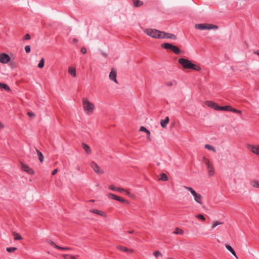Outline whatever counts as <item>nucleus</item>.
<instances>
[{
	"instance_id": "obj_1",
	"label": "nucleus",
	"mask_w": 259,
	"mask_h": 259,
	"mask_svg": "<svg viewBox=\"0 0 259 259\" xmlns=\"http://www.w3.org/2000/svg\"><path fill=\"white\" fill-rule=\"evenodd\" d=\"M144 32L148 35L154 38H161V34L163 31H161L155 29H146Z\"/></svg>"
},
{
	"instance_id": "obj_2",
	"label": "nucleus",
	"mask_w": 259,
	"mask_h": 259,
	"mask_svg": "<svg viewBox=\"0 0 259 259\" xmlns=\"http://www.w3.org/2000/svg\"><path fill=\"white\" fill-rule=\"evenodd\" d=\"M83 107L85 111H86L88 114H90L93 112L95 106L94 105L90 102L86 98L82 99Z\"/></svg>"
},
{
	"instance_id": "obj_3",
	"label": "nucleus",
	"mask_w": 259,
	"mask_h": 259,
	"mask_svg": "<svg viewBox=\"0 0 259 259\" xmlns=\"http://www.w3.org/2000/svg\"><path fill=\"white\" fill-rule=\"evenodd\" d=\"M161 47L166 50H170L177 55L181 53V50L177 46L169 43H163L161 44Z\"/></svg>"
},
{
	"instance_id": "obj_4",
	"label": "nucleus",
	"mask_w": 259,
	"mask_h": 259,
	"mask_svg": "<svg viewBox=\"0 0 259 259\" xmlns=\"http://www.w3.org/2000/svg\"><path fill=\"white\" fill-rule=\"evenodd\" d=\"M204 160L208 172V175L211 177L214 173L213 165L208 159L205 158Z\"/></svg>"
},
{
	"instance_id": "obj_5",
	"label": "nucleus",
	"mask_w": 259,
	"mask_h": 259,
	"mask_svg": "<svg viewBox=\"0 0 259 259\" xmlns=\"http://www.w3.org/2000/svg\"><path fill=\"white\" fill-rule=\"evenodd\" d=\"M178 62L183 67V68L185 69H190L191 62L189 60L185 58H180L178 60Z\"/></svg>"
},
{
	"instance_id": "obj_6",
	"label": "nucleus",
	"mask_w": 259,
	"mask_h": 259,
	"mask_svg": "<svg viewBox=\"0 0 259 259\" xmlns=\"http://www.w3.org/2000/svg\"><path fill=\"white\" fill-rule=\"evenodd\" d=\"M108 197L112 199L117 200L122 203H126V204L128 203V201L126 200L123 199L122 197H120L116 195H114L112 193L108 194Z\"/></svg>"
},
{
	"instance_id": "obj_7",
	"label": "nucleus",
	"mask_w": 259,
	"mask_h": 259,
	"mask_svg": "<svg viewBox=\"0 0 259 259\" xmlns=\"http://www.w3.org/2000/svg\"><path fill=\"white\" fill-rule=\"evenodd\" d=\"M109 189L111 190L118 191L120 193H122V192H125V194L128 196L130 194V192L128 191H126L125 189L122 188L116 187L113 185L110 186L109 187Z\"/></svg>"
},
{
	"instance_id": "obj_8",
	"label": "nucleus",
	"mask_w": 259,
	"mask_h": 259,
	"mask_svg": "<svg viewBox=\"0 0 259 259\" xmlns=\"http://www.w3.org/2000/svg\"><path fill=\"white\" fill-rule=\"evenodd\" d=\"M10 60V56L5 53H3L0 55V62L2 63H7Z\"/></svg>"
},
{
	"instance_id": "obj_9",
	"label": "nucleus",
	"mask_w": 259,
	"mask_h": 259,
	"mask_svg": "<svg viewBox=\"0 0 259 259\" xmlns=\"http://www.w3.org/2000/svg\"><path fill=\"white\" fill-rule=\"evenodd\" d=\"M205 104L208 107H210L216 111H218L219 105L216 103L210 101H206L205 102Z\"/></svg>"
},
{
	"instance_id": "obj_10",
	"label": "nucleus",
	"mask_w": 259,
	"mask_h": 259,
	"mask_svg": "<svg viewBox=\"0 0 259 259\" xmlns=\"http://www.w3.org/2000/svg\"><path fill=\"white\" fill-rule=\"evenodd\" d=\"M90 165L96 173L103 174L104 172L103 170L100 169V167L96 162H92Z\"/></svg>"
},
{
	"instance_id": "obj_11",
	"label": "nucleus",
	"mask_w": 259,
	"mask_h": 259,
	"mask_svg": "<svg viewBox=\"0 0 259 259\" xmlns=\"http://www.w3.org/2000/svg\"><path fill=\"white\" fill-rule=\"evenodd\" d=\"M21 168L23 170L26 171L30 175H33L34 174V170L32 168H30L29 166L24 164L22 162H21Z\"/></svg>"
},
{
	"instance_id": "obj_12",
	"label": "nucleus",
	"mask_w": 259,
	"mask_h": 259,
	"mask_svg": "<svg viewBox=\"0 0 259 259\" xmlns=\"http://www.w3.org/2000/svg\"><path fill=\"white\" fill-rule=\"evenodd\" d=\"M164 38L176 39L177 36L175 34L170 33L164 32L163 31L162 34H161V38Z\"/></svg>"
},
{
	"instance_id": "obj_13",
	"label": "nucleus",
	"mask_w": 259,
	"mask_h": 259,
	"mask_svg": "<svg viewBox=\"0 0 259 259\" xmlns=\"http://www.w3.org/2000/svg\"><path fill=\"white\" fill-rule=\"evenodd\" d=\"M116 71L112 69L109 74V78L111 80L114 81L115 83H117V80L116 79Z\"/></svg>"
},
{
	"instance_id": "obj_14",
	"label": "nucleus",
	"mask_w": 259,
	"mask_h": 259,
	"mask_svg": "<svg viewBox=\"0 0 259 259\" xmlns=\"http://www.w3.org/2000/svg\"><path fill=\"white\" fill-rule=\"evenodd\" d=\"M249 149L253 153L259 155V146L251 145L249 146Z\"/></svg>"
},
{
	"instance_id": "obj_15",
	"label": "nucleus",
	"mask_w": 259,
	"mask_h": 259,
	"mask_svg": "<svg viewBox=\"0 0 259 259\" xmlns=\"http://www.w3.org/2000/svg\"><path fill=\"white\" fill-rule=\"evenodd\" d=\"M195 28L200 30H205L207 29V24H196L195 26Z\"/></svg>"
},
{
	"instance_id": "obj_16",
	"label": "nucleus",
	"mask_w": 259,
	"mask_h": 259,
	"mask_svg": "<svg viewBox=\"0 0 259 259\" xmlns=\"http://www.w3.org/2000/svg\"><path fill=\"white\" fill-rule=\"evenodd\" d=\"M184 188L189 191L192 195L194 196V198L197 196L199 194L196 192V191L191 187H187V186H184Z\"/></svg>"
},
{
	"instance_id": "obj_17",
	"label": "nucleus",
	"mask_w": 259,
	"mask_h": 259,
	"mask_svg": "<svg viewBox=\"0 0 259 259\" xmlns=\"http://www.w3.org/2000/svg\"><path fill=\"white\" fill-rule=\"evenodd\" d=\"M169 119L168 116L166 117L164 119L161 120L160 121L161 126L164 128L166 126L167 124L169 122Z\"/></svg>"
},
{
	"instance_id": "obj_18",
	"label": "nucleus",
	"mask_w": 259,
	"mask_h": 259,
	"mask_svg": "<svg viewBox=\"0 0 259 259\" xmlns=\"http://www.w3.org/2000/svg\"><path fill=\"white\" fill-rule=\"evenodd\" d=\"M190 69L194 70H195V71H199L201 69V68L200 66H199L198 65H196V64H193L192 62H191V66H190Z\"/></svg>"
},
{
	"instance_id": "obj_19",
	"label": "nucleus",
	"mask_w": 259,
	"mask_h": 259,
	"mask_svg": "<svg viewBox=\"0 0 259 259\" xmlns=\"http://www.w3.org/2000/svg\"><path fill=\"white\" fill-rule=\"evenodd\" d=\"M90 211L94 213L97 214L101 216H104V217L106 216L105 215L104 212L101 210H99L96 209H93L90 210Z\"/></svg>"
},
{
	"instance_id": "obj_20",
	"label": "nucleus",
	"mask_w": 259,
	"mask_h": 259,
	"mask_svg": "<svg viewBox=\"0 0 259 259\" xmlns=\"http://www.w3.org/2000/svg\"><path fill=\"white\" fill-rule=\"evenodd\" d=\"M226 248L229 250L230 251L231 253L236 257L237 258V254L235 252V251H234V250L233 249V248L229 245H228V244H226L225 245Z\"/></svg>"
},
{
	"instance_id": "obj_21",
	"label": "nucleus",
	"mask_w": 259,
	"mask_h": 259,
	"mask_svg": "<svg viewBox=\"0 0 259 259\" xmlns=\"http://www.w3.org/2000/svg\"><path fill=\"white\" fill-rule=\"evenodd\" d=\"M195 201L200 205L203 204L202 196L201 195L199 194L197 196L194 198Z\"/></svg>"
},
{
	"instance_id": "obj_22",
	"label": "nucleus",
	"mask_w": 259,
	"mask_h": 259,
	"mask_svg": "<svg viewBox=\"0 0 259 259\" xmlns=\"http://www.w3.org/2000/svg\"><path fill=\"white\" fill-rule=\"evenodd\" d=\"M133 3L135 7H139L143 4V2L140 0H133Z\"/></svg>"
},
{
	"instance_id": "obj_23",
	"label": "nucleus",
	"mask_w": 259,
	"mask_h": 259,
	"mask_svg": "<svg viewBox=\"0 0 259 259\" xmlns=\"http://www.w3.org/2000/svg\"><path fill=\"white\" fill-rule=\"evenodd\" d=\"M230 109H231V106H219V110L222 111H230Z\"/></svg>"
},
{
	"instance_id": "obj_24",
	"label": "nucleus",
	"mask_w": 259,
	"mask_h": 259,
	"mask_svg": "<svg viewBox=\"0 0 259 259\" xmlns=\"http://www.w3.org/2000/svg\"><path fill=\"white\" fill-rule=\"evenodd\" d=\"M68 72L73 77H76V69L73 67H69Z\"/></svg>"
},
{
	"instance_id": "obj_25",
	"label": "nucleus",
	"mask_w": 259,
	"mask_h": 259,
	"mask_svg": "<svg viewBox=\"0 0 259 259\" xmlns=\"http://www.w3.org/2000/svg\"><path fill=\"white\" fill-rule=\"evenodd\" d=\"M82 148L88 154H90L91 153V149L88 145L85 144V143H82Z\"/></svg>"
},
{
	"instance_id": "obj_26",
	"label": "nucleus",
	"mask_w": 259,
	"mask_h": 259,
	"mask_svg": "<svg viewBox=\"0 0 259 259\" xmlns=\"http://www.w3.org/2000/svg\"><path fill=\"white\" fill-rule=\"evenodd\" d=\"M36 152L37 154L38 159L40 162H42L44 161V156L42 153L39 151L38 149H36Z\"/></svg>"
},
{
	"instance_id": "obj_27",
	"label": "nucleus",
	"mask_w": 259,
	"mask_h": 259,
	"mask_svg": "<svg viewBox=\"0 0 259 259\" xmlns=\"http://www.w3.org/2000/svg\"><path fill=\"white\" fill-rule=\"evenodd\" d=\"M159 180H161L163 181H166L168 180V177L164 173H162L160 175V177L159 178Z\"/></svg>"
},
{
	"instance_id": "obj_28",
	"label": "nucleus",
	"mask_w": 259,
	"mask_h": 259,
	"mask_svg": "<svg viewBox=\"0 0 259 259\" xmlns=\"http://www.w3.org/2000/svg\"><path fill=\"white\" fill-rule=\"evenodd\" d=\"M0 88L4 89L7 91H11V89L9 85L5 83L0 82Z\"/></svg>"
},
{
	"instance_id": "obj_29",
	"label": "nucleus",
	"mask_w": 259,
	"mask_h": 259,
	"mask_svg": "<svg viewBox=\"0 0 259 259\" xmlns=\"http://www.w3.org/2000/svg\"><path fill=\"white\" fill-rule=\"evenodd\" d=\"M117 248L119 250L122 251L123 252H127L130 250V249L126 247L120 245L117 246Z\"/></svg>"
},
{
	"instance_id": "obj_30",
	"label": "nucleus",
	"mask_w": 259,
	"mask_h": 259,
	"mask_svg": "<svg viewBox=\"0 0 259 259\" xmlns=\"http://www.w3.org/2000/svg\"><path fill=\"white\" fill-rule=\"evenodd\" d=\"M174 233L178 235L183 234L184 233V231L179 228H176L174 231Z\"/></svg>"
},
{
	"instance_id": "obj_31",
	"label": "nucleus",
	"mask_w": 259,
	"mask_h": 259,
	"mask_svg": "<svg viewBox=\"0 0 259 259\" xmlns=\"http://www.w3.org/2000/svg\"><path fill=\"white\" fill-rule=\"evenodd\" d=\"M205 148L208 150L212 151L214 153L216 152L215 149L213 146H212L210 145L206 144L205 145Z\"/></svg>"
},
{
	"instance_id": "obj_32",
	"label": "nucleus",
	"mask_w": 259,
	"mask_h": 259,
	"mask_svg": "<svg viewBox=\"0 0 259 259\" xmlns=\"http://www.w3.org/2000/svg\"><path fill=\"white\" fill-rule=\"evenodd\" d=\"M251 185L255 188H259V181L254 180L251 182Z\"/></svg>"
},
{
	"instance_id": "obj_33",
	"label": "nucleus",
	"mask_w": 259,
	"mask_h": 259,
	"mask_svg": "<svg viewBox=\"0 0 259 259\" xmlns=\"http://www.w3.org/2000/svg\"><path fill=\"white\" fill-rule=\"evenodd\" d=\"M44 65H45V60H44V58H42L40 60V61L38 64V67L39 68H42L44 67Z\"/></svg>"
},
{
	"instance_id": "obj_34",
	"label": "nucleus",
	"mask_w": 259,
	"mask_h": 259,
	"mask_svg": "<svg viewBox=\"0 0 259 259\" xmlns=\"http://www.w3.org/2000/svg\"><path fill=\"white\" fill-rule=\"evenodd\" d=\"M207 29H217L218 28V26L217 25H215L213 24H207Z\"/></svg>"
},
{
	"instance_id": "obj_35",
	"label": "nucleus",
	"mask_w": 259,
	"mask_h": 259,
	"mask_svg": "<svg viewBox=\"0 0 259 259\" xmlns=\"http://www.w3.org/2000/svg\"><path fill=\"white\" fill-rule=\"evenodd\" d=\"M63 257L65 259H77L74 256L68 254H63Z\"/></svg>"
},
{
	"instance_id": "obj_36",
	"label": "nucleus",
	"mask_w": 259,
	"mask_h": 259,
	"mask_svg": "<svg viewBox=\"0 0 259 259\" xmlns=\"http://www.w3.org/2000/svg\"><path fill=\"white\" fill-rule=\"evenodd\" d=\"M223 224V222H219V221H215L213 222L212 225V229H214V228H215L217 226L219 225H222Z\"/></svg>"
},
{
	"instance_id": "obj_37",
	"label": "nucleus",
	"mask_w": 259,
	"mask_h": 259,
	"mask_svg": "<svg viewBox=\"0 0 259 259\" xmlns=\"http://www.w3.org/2000/svg\"><path fill=\"white\" fill-rule=\"evenodd\" d=\"M17 249V247H7L6 248V250L9 252H13L15 250Z\"/></svg>"
},
{
	"instance_id": "obj_38",
	"label": "nucleus",
	"mask_w": 259,
	"mask_h": 259,
	"mask_svg": "<svg viewBox=\"0 0 259 259\" xmlns=\"http://www.w3.org/2000/svg\"><path fill=\"white\" fill-rule=\"evenodd\" d=\"M13 234H14V235L15 236V238H14V239H15V240H21V239H22V237L21 236V235H20L19 234L14 232V233H13Z\"/></svg>"
},
{
	"instance_id": "obj_39",
	"label": "nucleus",
	"mask_w": 259,
	"mask_h": 259,
	"mask_svg": "<svg viewBox=\"0 0 259 259\" xmlns=\"http://www.w3.org/2000/svg\"><path fill=\"white\" fill-rule=\"evenodd\" d=\"M47 242L50 244V245H51L52 246H53V247H54L55 248L58 249V245H56L54 242H53L52 240H47Z\"/></svg>"
},
{
	"instance_id": "obj_40",
	"label": "nucleus",
	"mask_w": 259,
	"mask_h": 259,
	"mask_svg": "<svg viewBox=\"0 0 259 259\" xmlns=\"http://www.w3.org/2000/svg\"><path fill=\"white\" fill-rule=\"evenodd\" d=\"M153 255L156 257L158 258L159 256H162V254L159 251H156L153 252Z\"/></svg>"
},
{
	"instance_id": "obj_41",
	"label": "nucleus",
	"mask_w": 259,
	"mask_h": 259,
	"mask_svg": "<svg viewBox=\"0 0 259 259\" xmlns=\"http://www.w3.org/2000/svg\"><path fill=\"white\" fill-rule=\"evenodd\" d=\"M58 249L62 250H70L71 249V248L68 247H61L58 246Z\"/></svg>"
},
{
	"instance_id": "obj_42",
	"label": "nucleus",
	"mask_w": 259,
	"mask_h": 259,
	"mask_svg": "<svg viewBox=\"0 0 259 259\" xmlns=\"http://www.w3.org/2000/svg\"><path fill=\"white\" fill-rule=\"evenodd\" d=\"M196 217L200 220H202V221L205 220V217H204L203 215H202L201 214H199L196 215Z\"/></svg>"
},
{
	"instance_id": "obj_43",
	"label": "nucleus",
	"mask_w": 259,
	"mask_h": 259,
	"mask_svg": "<svg viewBox=\"0 0 259 259\" xmlns=\"http://www.w3.org/2000/svg\"><path fill=\"white\" fill-rule=\"evenodd\" d=\"M230 111H232L233 112H234V113H239V114H241V110H237V109H236L235 108H233L231 107V109H230Z\"/></svg>"
},
{
	"instance_id": "obj_44",
	"label": "nucleus",
	"mask_w": 259,
	"mask_h": 259,
	"mask_svg": "<svg viewBox=\"0 0 259 259\" xmlns=\"http://www.w3.org/2000/svg\"><path fill=\"white\" fill-rule=\"evenodd\" d=\"M30 50H31V49H30V46L27 45V46H26L25 47V52H26L27 53H30Z\"/></svg>"
},
{
	"instance_id": "obj_45",
	"label": "nucleus",
	"mask_w": 259,
	"mask_h": 259,
	"mask_svg": "<svg viewBox=\"0 0 259 259\" xmlns=\"http://www.w3.org/2000/svg\"><path fill=\"white\" fill-rule=\"evenodd\" d=\"M176 83V81H175V80H173V81H168V82H167L166 83V84L168 86V87H170V86H172L174 83Z\"/></svg>"
},
{
	"instance_id": "obj_46",
	"label": "nucleus",
	"mask_w": 259,
	"mask_h": 259,
	"mask_svg": "<svg viewBox=\"0 0 259 259\" xmlns=\"http://www.w3.org/2000/svg\"><path fill=\"white\" fill-rule=\"evenodd\" d=\"M30 36L29 34H26L25 35L24 37V39H25V40H29L30 39Z\"/></svg>"
},
{
	"instance_id": "obj_47",
	"label": "nucleus",
	"mask_w": 259,
	"mask_h": 259,
	"mask_svg": "<svg viewBox=\"0 0 259 259\" xmlns=\"http://www.w3.org/2000/svg\"><path fill=\"white\" fill-rule=\"evenodd\" d=\"M80 51L82 54H84L87 53V49L84 47H82L81 48Z\"/></svg>"
},
{
	"instance_id": "obj_48",
	"label": "nucleus",
	"mask_w": 259,
	"mask_h": 259,
	"mask_svg": "<svg viewBox=\"0 0 259 259\" xmlns=\"http://www.w3.org/2000/svg\"><path fill=\"white\" fill-rule=\"evenodd\" d=\"M140 131L142 132H148V130L144 126H141Z\"/></svg>"
},
{
	"instance_id": "obj_49",
	"label": "nucleus",
	"mask_w": 259,
	"mask_h": 259,
	"mask_svg": "<svg viewBox=\"0 0 259 259\" xmlns=\"http://www.w3.org/2000/svg\"><path fill=\"white\" fill-rule=\"evenodd\" d=\"M27 115L30 117H33L35 116V114L33 112H27Z\"/></svg>"
},
{
	"instance_id": "obj_50",
	"label": "nucleus",
	"mask_w": 259,
	"mask_h": 259,
	"mask_svg": "<svg viewBox=\"0 0 259 259\" xmlns=\"http://www.w3.org/2000/svg\"><path fill=\"white\" fill-rule=\"evenodd\" d=\"M58 171V169L57 168L54 169L52 172V175H55Z\"/></svg>"
},
{
	"instance_id": "obj_51",
	"label": "nucleus",
	"mask_w": 259,
	"mask_h": 259,
	"mask_svg": "<svg viewBox=\"0 0 259 259\" xmlns=\"http://www.w3.org/2000/svg\"><path fill=\"white\" fill-rule=\"evenodd\" d=\"M72 40L73 42L76 43L78 42V39L75 38H74Z\"/></svg>"
},
{
	"instance_id": "obj_52",
	"label": "nucleus",
	"mask_w": 259,
	"mask_h": 259,
	"mask_svg": "<svg viewBox=\"0 0 259 259\" xmlns=\"http://www.w3.org/2000/svg\"><path fill=\"white\" fill-rule=\"evenodd\" d=\"M4 125L3 124V123L2 122H0V128H4Z\"/></svg>"
},
{
	"instance_id": "obj_53",
	"label": "nucleus",
	"mask_w": 259,
	"mask_h": 259,
	"mask_svg": "<svg viewBox=\"0 0 259 259\" xmlns=\"http://www.w3.org/2000/svg\"><path fill=\"white\" fill-rule=\"evenodd\" d=\"M145 132L147 133V134L148 136H150V131H149V130H148V132Z\"/></svg>"
},
{
	"instance_id": "obj_54",
	"label": "nucleus",
	"mask_w": 259,
	"mask_h": 259,
	"mask_svg": "<svg viewBox=\"0 0 259 259\" xmlns=\"http://www.w3.org/2000/svg\"><path fill=\"white\" fill-rule=\"evenodd\" d=\"M145 132L147 133V134L148 136H150V131H149V130H148V132Z\"/></svg>"
},
{
	"instance_id": "obj_55",
	"label": "nucleus",
	"mask_w": 259,
	"mask_h": 259,
	"mask_svg": "<svg viewBox=\"0 0 259 259\" xmlns=\"http://www.w3.org/2000/svg\"><path fill=\"white\" fill-rule=\"evenodd\" d=\"M255 53L259 56V50L256 51Z\"/></svg>"
},
{
	"instance_id": "obj_56",
	"label": "nucleus",
	"mask_w": 259,
	"mask_h": 259,
	"mask_svg": "<svg viewBox=\"0 0 259 259\" xmlns=\"http://www.w3.org/2000/svg\"><path fill=\"white\" fill-rule=\"evenodd\" d=\"M128 233H130V234H132L134 233V231L133 230H132V231H128Z\"/></svg>"
},
{
	"instance_id": "obj_57",
	"label": "nucleus",
	"mask_w": 259,
	"mask_h": 259,
	"mask_svg": "<svg viewBox=\"0 0 259 259\" xmlns=\"http://www.w3.org/2000/svg\"><path fill=\"white\" fill-rule=\"evenodd\" d=\"M130 252H133V250H130Z\"/></svg>"
}]
</instances>
